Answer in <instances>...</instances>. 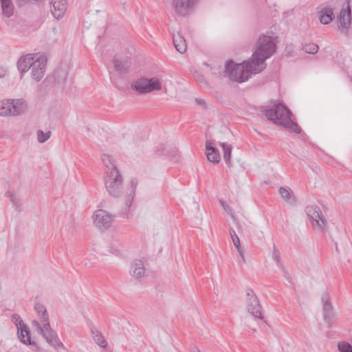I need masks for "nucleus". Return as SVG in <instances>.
Returning <instances> with one entry per match:
<instances>
[{"label": "nucleus", "mask_w": 352, "mask_h": 352, "mask_svg": "<svg viewBox=\"0 0 352 352\" xmlns=\"http://www.w3.org/2000/svg\"><path fill=\"white\" fill-rule=\"evenodd\" d=\"M94 225L100 230H104L111 226V216L105 210H98L93 215Z\"/></svg>", "instance_id": "obj_11"}, {"label": "nucleus", "mask_w": 352, "mask_h": 352, "mask_svg": "<svg viewBox=\"0 0 352 352\" xmlns=\"http://www.w3.org/2000/svg\"><path fill=\"white\" fill-rule=\"evenodd\" d=\"M6 74V71L2 67H0V78H3Z\"/></svg>", "instance_id": "obj_41"}, {"label": "nucleus", "mask_w": 352, "mask_h": 352, "mask_svg": "<svg viewBox=\"0 0 352 352\" xmlns=\"http://www.w3.org/2000/svg\"><path fill=\"white\" fill-rule=\"evenodd\" d=\"M9 101L7 100L0 101L1 111H5L4 113L1 114V116H11V109L8 107Z\"/></svg>", "instance_id": "obj_31"}, {"label": "nucleus", "mask_w": 352, "mask_h": 352, "mask_svg": "<svg viewBox=\"0 0 352 352\" xmlns=\"http://www.w3.org/2000/svg\"><path fill=\"white\" fill-rule=\"evenodd\" d=\"M17 336L22 343L26 345L34 344V342L31 340L30 331L27 325L20 324V327L17 329Z\"/></svg>", "instance_id": "obj_19"}, {"label": "nucleus", "mask_w": 352, "mask_h": 352, "mask_svg": "<svg viewBox=\"0 0 352 352\" xmlns=\"http://www.w3.org/2000/svg\"><path fill=\"white\" fill-rule=\"evenodd\" d=\"M260 69L253 65V60L244 61L241 64H235L233 60L227 62L224 72L229 74V78L232 81L243 82L248 80L250 74H256L262 71H257Z\"/></svg>", "instance_id": "obj_3"}, {"label": "nucleus", "mask_w": 352, "mask_h": 352, "mask_svg": "<svg viewBox=\"0 0 352 352\" xmlns=\"http://www.w3.org/2000/svg\"><path fill=\"white\" fill-rule=\"evenodd\" d=\"M302 49L307 54H315L318 52L319 47L316 44L311 43L305 44Z\"/></svg>", "instance_id": "obj_29"}, {"label": "nucleus", "mask_w": 352, "mask_h": 352, "mask_svg": "<svg viewBox=\"0 0 352 352\" xmlns=\"http://www.w3.org/2000/svg\"><path fill=\"white\" fill-rule=\"evenodd\" d=\"M34 63V56L31 54L23 56L18 60L17 68L21 73V76L25 72L32 68Z\"/></svg>", "instance_id": "obj_15"}, {"label": "nucleus", "mask_w": 352, "mask_h": 352, "mask_svg": "<svg viewBox=\"0 0 352 352\" xmlns=\"http://www.w3.org/2000/svg\"><path fill=\"white\" fill-rule=\"evenodd\" d=\"M307 216L311 221L312 226L322 232L325 230L327 221L317 206H309L305 208Z\"/></svg>", "instance_id": "obj_7"}, {"label": "nucleus", "mask_w": 352, "mask_h": 352, "mask_svg": "<svg viewBox=\"0 0 352 352\" xmlns=\"http://www.w3.org/2000/svg\"><path fill=\"white\" fill-rule=\"evenodd\" d=\"M221 146L223 151V159H224L226 163L228 165H230V161H231V153H232V146L231 144H228L226 142L221 143Z\"/></svg>", "instance_id": "obj_27"}, {"label": "nucleus", "mask_w": 352, "mask_h": 352, "mask_svg": "<svg viewBox=\"0 0 352 352\" xmlns=\"http://www.w3.org/2000/svg\"><path fill=\"white\" fill-rule=\"evenodd\" d=\"M173 41L175 49L181 54L184 53L187 49L186 40L179 32L173 34Z\"/></svg>", "instance_id": "obj_21"}, {"label": "nucleus", "mask_w": 352, "mask_h": 352, "mask_svg": "<svg viewBox=\"0 0 352 352\" xmlns=\"http://www.w3.org/2000/svg\"><path fill=\"white\" fill-rule=\"evenodd\" d=\"M34 309H35L36 312L37 313L42 324L49 322V316L47 314V311L45 307L43 305H42L39 302L35 303Z\"/></svg>", "instance_id": "obj_24"}, {"label": "nucleus", "mask_w": 352, "mask_h": 352, "mask_svg": "<svg viewBox=\"0 0 352 352\" xmlns=\"http://www.w3.org/2000/svg\"><path fill=\"white\" fill-rule=\"evenodd\" d=\"M195 78L197 79V81H199L201 83L204 81V77L200 74L195 75Z\"/></svg>", "instance_id": "obj_40"}, {"label": "nucleus", "mask_w": 352, "mask_h": 352, "mask_svg": "<svg viewBox=\"0 0 352 352\" xmlns=\"http://www.w3.org/2000/svg\"><path fill=\"white\" fill-rule=\"evenodd\" d=\"M137 185V179H131L130 182L129 187L125 192V204L128 208H129L132 204Z\"/></svg>", "instance_id": "obj_22"}, {"label": "nucleus", "mask_w": 352, "mask_h": 352, "mask_svg": "<svg viewBox=\"0 0 352 352\" xmlns=\"http://www.w3.org/2000/svg\"><path fill=\"white\" fill-rule=\"evenodd\" d=\"M122 177L116 166L107 171L104 178L105 187L109 194L113 197H119L122 193Z\"/></svg>", "instance_id": "obj_4"}, {"label": "nucleus", "mask_w": 352, "mask_h": 352, "mask_svg": "<svg viewBox=\"0 0 352 352\" xmlns=\"http://www.w3.org/2000/svg\"><path fill=\"white\" fill-rule=\"evenodd\" d=\"M46 63L47 58L45 56H40L34 60L31 68V76L34 80L36 81L41 80L45 71Z\"/></svg>", "instance_id": "obj_12"}, {"label": "nucleus", "mask_w": 352, "mask_h": 352, "mask_svg": "<svg viewBox=\"0 0 352 352\" xmlns=\"http://www.w3.org/2000/svg\"><path fill=\"white\" fill-rule=\"evenodd\" d=\"M102 160L104 166H106L107 170H111L112 166H116L111 162V157L109 155L103 154L102 155Z\"/></svg>", "instance_id": "obj_33"}, {"label": "nucleus", "mask_w": 352, "mask_h": 352, "mask_svg": "<svg viewBox=\"0 0 352 352\" xmlns=\"http://www.w3.org/2000/svg\"><path fill=\"white\" fill-rule=\"evenodd\" d=\"M318 14L320 23L324 25L329 24L334 18L333 10L330 7L322 8Z\"/></svg>", "instance_id": "obj_20"}, {"label": "nucleus", "mask_w": 352, "mask_h": 352, "mask_svg": "<svg viewBox=\"0 0 352 352\" xmlns=\"http://www.w3.org/2000/svg\"><path fill=\"white\" fill-rule=\"evenodd\" d=\"M340 352H352V346L346 342H340L338 344Z\"/></svg>", "instance_id": "obj_32"}, {"label": "nucleus", "mask_w": 352, "mask_h": 352, "mask_svg": "<svg viewBox=\"0 0 352 352\" xmlns=\"http://www.w3.org/2000/svg\"><path fill=\"white\" fill-rule=\"evenodd\" d=\"M199 0H173L175 12L180 16L187 15L196 6Z\"/></svg>", "instance_id": "obj_10"}, {"label": "nucleus", "mask_w": 352, "mask_h": 352, "mask_svg": "<svg viewBox=\"0 0 352 352\" xmlns=\"http://www.w3.org/2000/svg\"><path fill=\"white\" fill-rule=\"evenodd\" d=\"M230 236L232 239V241L233 242V244L236 247V249H239L240 245V240L238 237L237 234H236L235 231L231 228L230 230Z\"/></svg>", "instance_id": "obj_35"}, {"label": "nucleus", "mask_w": 352, "mask_h": 352, "mask_svg": "<svg viewBox=\"0 0 352 352\" xmlns=\"http://www.w3.org/2000/svg\"><path fill=\"white\" fill-rule=\"evenodd\" d=\"M351 4H352V0H346V2L342 5L338 16V28L342 32H346L351 23Z\"/></svg>", "instance_id": "obj_8"}, {"label": "nucleus", "mask_w": 352, "mask_h": 352, "mask_svg": "<svg viewBox=\"0 0 352 352\" xmlns=\"http://www.w3.org/2000/svg\"><path fill=\"white\" fill-rule=\"evenodd\" d=\"M246 302L248 311L252 316L259 319H263L261 306L255 293L251 289H248L246 291Z\"/></svg>", "instance_id": "obj_9"}, {"label": "nucleus", "mask_w": 352, "mask_h": 352, "mask_svg": "<svg viewBox=\"0 0 352 352\" xmlns=\"http://www.w3.org/2000/svg\"><path fill=\"white\" fill-rule=\"evenodd\" d=\"M263 113L267 120L272 121L276 125L281 126L294 133H300V127L292 120V113L285 104H276L272 108L263 110Z\"/></svg>", "instance_id": "obj_1"}, {"label": "nucleus", "mask_w": 352, "mask_h": 352, "mask_svg": "<svg viewBox=\"0 0 352 352\" xmlns=\"http://www.w3.org/2000/svg\"><path fill=\"white\" fill-rule=\"evenodd\" d=\"M67 0H51V12L54 18L59 19L63 17L67 10Z\"/></svg>", "instance_id": "obj_14"}, {"label": "nucleus", "mask_w": 352, "mask_h": 352, "mask_svg": "<svg viewBox=\"0 0 352 352\" xmlns=\"http://www.w3.org/2000/svg\"><path fill=\"white\" fill-rule=\"evenodd\" d=\"M130 273L135 278H142L145 273L144 263L141 260H135L131 265Z\"/></svg>", "instance_id": "obj_18"}, {"label": "nucleus", "mask_w": 352, "mask_h": 352, "mask_svg": "<svg viewBox=\"0 0 352 352\" xmlns=\"http://www.w3.org/2000/svg\"><path fill=\"white\" fill-rule=\"evenodd\" d=\"M131 89L140 94H145L160 90L162 83L156 77L151 78L142 77L131 83Z\"/></svg>", "instance_id": "obj_5"}, {"label": "nucleus", "mask_w": 352, "mask_h": 352, "mask_svg": "<svg viewBox=\"0 0 352 352\" xmlns=\"http://www.w3.org/2000/svg\"><path fill=\"white\" fill-rule=\"evenodd\" d=\"M238 253H239V258H241L243 262L245 261V255L243 250L241 249V246L239 247V249H237Z\"/></svg>", "instance_id": "obj_38"}, {"label": "nucleus", "mask_w": 352, "mask_h": 352, "mask_svg": "<svg viewBox=\"0 0 352 352\" xmlns=\"http://www.w3.org/2000/svg\"><path fill=\"white\" fill-rule=\"evenodd\" d=\"M11 320L12 322H14L15 324L17 329H19V327H20V324L21 326L26 325L24 323V322L23 321V320L21 319V316L17 314H14L12 315Z\"/></svg>", "instance_id": "obj_34"}, {"label": "nucleus", "mask_w": 352, "mask_h": 352, "mask_svg": "<svg viewBox=\"0 0 352 352\" xmlns=\"http://www.w3.org/2000/svg\"><path fill=\"white\" fill-rule=\"evenodd\" d=\"M221 204H222V206L223 207L224 210H226L228 213H230L232 218H234V214H232L230 212V207H229V206L228 204H224L223 202H222Z\"/></svg>", "instance_id": "obj_39"}, {"label": "nucleus", "mask_w": 352, "mask_h": 352, "mask_svg": "<svg viewBox=\"0 0 352 352\" xmlns=\"http://www.w3.org/2000/svg\"><path fill=\"white\" fill-rule=\"evenodd\" d=\"M279 193L287 204L290 206L295 204V198L293 192L289 188L280 187L279 188Z\"/></svg>", "instance_id": "obj_23"}, {"label": "nucleus", "mask_w": 352, "mask_h": 352, "mask_svg": "<svg viewBox=\"0 0 352 352\" xmlns=\"http://www.w3.org/2000/svg\"><path fill=\"white\" fill-rule=\"evenodd\" d=\"M323 302V316L325 322L330 324L333 322V307L330 302V296L328 293H323L321 297Z\"/></svg>", "instance_id": "obj_13"}, {"label": "nucleus", "mask_w": 352, "mask_h": 352, "mask_svg": "<svg viewBox=\"0 0 352 352\" xmlns=\"http://www.w3.org/2000/svg\"><path fill=\"white\" fill-rule=\"evenodd\" d=\"M32 324L36 327L38 333L43 336L46 342L54 348L63 347L56 332L52 329L50 322L43 323L41 327L38 322L34 320Z\"/></svg>", "instance_id": "obj_6"}, {"label": "nucleus", "mask_w": 352, "mask_h": 352, "mask_svg": "<svg viewBox=\"0 0 352 352\" xmlns=\"http://www.w3.org/2000/svg\"><path fill=\"white\" fill-rule=\"evenodd\" d=\"M3 15L10 17L14 12V6L12 0H0Z\"/></svg>", "instance_id": "obj_25"}, {"label": "nucleus", "mask_w": 352, "mask_h": 352, "mask_svg": "<svg viewBox=\"0 0 352 352\" xmlns=\"http://www.w3.org/2000/svg\"><path fill=\"white\" fill-rule=\"evenodd\" d=\"M51 135V132L50 131L44 133L42 130L37 131V139L38 142L44 143L45 142Z\"/></svg>", "instance_id": "obj_30"}, {"label": "nucleus", "mask_w": 352, "mask_h": 352, "mask_svg": "<svg viewBox=\"0 0 352 352\" xmlns=\"http://www.w3.org/2000/svg\"><path fill=\"white\" fill-rule=\"evenodd\" d=\"M93 338L95 342L98 344L100 347L104 348L107 346V342L102 335L98 332L96 333L92 331Z\"/></svg>", "instance_id": "obj_28"}, {"label": "nucleus", "mask_w": 352, "mask_h": 352, "mask_svg": "<svg viewBox=\"0 0 352 352\" xmlns=\"http://www.w3.org/2000/svg\"><path fill=\"white\" fill-rule=\"evenodd\" d=\"M285 276L286 278V279L289 282V283H292V278L290 277V276L289 275L288 272H285Z\"/></svg>", "instance_id": "obj_42"}, {"label": "nucleus", "mask_w": 352, "mask_h": 352, "mask_svg": "<svg viewBox=\"0 0 352 352\" xmlns=\"http://www.w3.org/2000/svg\"><path fill=\"white\" fill-rule=\"evenodd\" d=\"M276 52V43L272 36L263 34L258 38L256 49L251 57L253 65L260 68L257 71H263L265 69L267 65L265 60L273 56Z\"/></svg>", "instance_id": "obj_2"}, {"label": "nucleus", "mask_w": 352, "mask_h": 352, "mask_svg": "<svg viewBox=\"0 0 352 352\" xmlns=\"http://www.w3.org/2000/svg\"><path fill=\"white\" fill-rule=\"evenodd\" d=\"M10 200H11V201H12L14 204H15V205L16 206V204H17V200H16V197H14L13 195H12V196H11V197H10Z\"/></svg>", "instance_id": "obj_43"}, {"label": "nucleus", "mask_w": 352, "mask_h": 352, "mask_svg": "<svg viewBox=\"0 0 352 352\" xmlns=\"http://www.w3.org/2000/svg\"><path fill=\"white\" fill-rule=\"evenodd\" d=\"M206 156L208 161L214 164L220 161V154L217 148L212 146L210 140L206 142Z\"/></svg>", "instance_id": "obj_17"}, {"label": "nucleus", "mask_w": 352, "mask_h": 352, "mask_svg": "<svg viewBox=\"0 0 352 352\" xmlns=\"http://www.w3.org/2000/svg\"><path fill=\"white\" fill-rule=\"evenodd\" d=\"M272 258L277 263H279L280 262V253L278 251V250L276 248V246L275 245V244H274V245H273Z\"/></svg>", "instance_id": "obj_36"}, {"label": "nucleus", "mask_w": 352, "mask_h": 352, "mask_svg": "<svg viewBox=\"0 0 352 352\" xmlns=\"http://www.w3.org/2000/svg\"><path fill=\"white\" fill-rule=\"evenodd\" d=\"M113 64L116 71L119 72L120 74L126 73L129 67V65L126 60L114 59Z\"/></svg>", "instance_id": "obj_26"}, {"label": "nucleus", "mask_w": 352, "mask_h": 352, "mask_svg": "<svg viewBox=\"0 0 352 352\" xmlns=\"http://www.w3.org/2000/svg\"><path fill=\"white\" fill-rule=\"evenodd\" d=\"M8 101L11 116H17L23 112L26 108V103L23 99L8 100Z\"/></svg>", "instance_id": "obj_16"}, {"label": "nucleus", "mask_w": 352, "mask_h": 352, "mask_svg": "<svg viewBox=\"0 0 352 352\" xmlns=\"http://www.w3.org/2000/svg\"><path fill=\"white\" fill-rule=\"evenodd\" d=\"M195 103L196 104L199 105V106H201L202 107V108L204 109H207V105H206V103L205 102V100H202V99H198L197 98L195 100Z\"/></svg>", "instance_id": "obj_37"}]
</instances>
